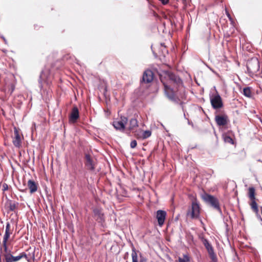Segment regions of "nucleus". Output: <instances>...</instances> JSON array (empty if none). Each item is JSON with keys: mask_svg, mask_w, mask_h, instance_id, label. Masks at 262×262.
<instances>
[{"mask_svg": "<svg viewBox=\"0 0 262 262\" xmlns=\"http://www.w3.org/2000/svg\"><path fill=\"white\" fill-rule=\"evenodd\" d=\"M161 81L164 85V93L166 97L171 101L178 102V99L176 97L174 91L171 86L173 85L176 89L183 87L182 80L173 73H168L163 78L161 77Z\"/></svg>", "mask_w": 262, "mask_h": 262, "instance_id": "obj_1", "label": "nucleus"}, {"mask_svg": "<svg viewBox=\"0 0 262 262\" xmlns=\"http://www.w3.org/2000/svg\"><path fill=\"white\" fill-rule=\"evenodd\" d=\"M247 69L250 76L253 77L259 70V63L257 58H253L247 62Z\"/></svg>", "mask_w": 262, "mask_h": 262, "instance_id": "obj_2", "label": "nucleus"}, {"mask_svg": "<svg viewBox=\"0 0 262 262\" xmlns=\"http://www.w3.org/2000/svg\"><path fill=\"white\" fill-rule=\"evenodd\" d=\"M210 102L212 107L215 110L219 109L223 106L222 98L217 93L210 96Z\"/></svg>", "mask_w": 262, "mask_h": 262, "instance_id": "obj_3", "label": "nucleus"}, {"mask_svg": "<svg viewBox=\"0 0 262 262\" xmlns=\"http://www.w3.org/2000/svg\"><path fill=\"white\" fill-rule=\"evenodd\" d=\"M200 207L196 202H193L191 209L187 212V215L191 219H197L200 215Z\"/></svg>", "mask_w": 262, "mask_h": 262, "instance_id": "obj_4", "label": "nucleus"}, {"mask_svg": "<svg viewBox=\"0 0 262 262\" xmlns=\"http://www.w3.org/2000/svg\"><path fill=\"white\" fill-rule=\"evenodd\" d=\"M202 241L205 247L208 254L212 261H215L216 260V255L214 252L213 248L212 245L209 243L208 241L203 237L202 238Z\"/></svg>", "mask_w": 262, "mask_h": 262, "instance_id": "obj_5", "label": "nucleus"}, {"mask_svg": "<svg viewBox=\"0 0 262 262\" xmlns=\"http://www.w3.org/2000/svg\"><path fill=\"white\" fill-rule=\"evenodd\" d=\"M127 122V118L126 117H121L120 120L114 121L113 125L116 129L123 130Z\"/></svg>", "mask_w": 262, "mask_h": 262, "instance_id": "obj_6", "label": "nucleus"}, {"mask_svg": "<svg viewBox=\"0 0 262 262\" xmlns=\"http://www.w3.org/2000/svg\"><path fill=\"white\" fill-rule=\"evenodd\" d=\"M205 200L208 202L213 207L221 212V209L220 207L218 200L211 195H207L205 198Z\"/></svg>", "mask_w": 262, "mask_h": 262, "instance_id": "obj_7", "label": "nucleus"}, {"mask_svg": "<svg viewBox=\"0 0 262 262\" xmlns=\"http://www.w3.org/2000/svg\"><path fill=\"white\" fill-rule=\"evenodd\" d=\"M5 258L6 262H13L18 261L22 258L27 259L28 257L25 253L22 252L20 253L19 255L16 256H13L10 254H6L5 255Z\"/></svg>", "mask_w": 262, "mask_h": 262, "instance_id": "obj_8", "label": "nucleus"}, {"mask_svg": "<svg viewBox=\"0 0 262 262\" xmlns=\"http://www.w3.org/2000/svg\"><path fill=\"white\" fill-rule=\"evenodd\" d=\"M215 121L217 125L220 126L226 125L229 121L228 117L225 114L216 115L215 117Z\"/></svg>", "mask_w": 262, "mask_h": 262, "instance_id": "obj_9", "label": "nucleus"}, {"mask_svg": "<svg viewBox=\"0 0 262 262\" xmlns=\"http://www.w3.org/2000/svg\"><path fill=\"white\" fill-rule=\"evenodd\" d=\"M14 136L13 138V144L16 147L19 148L21 145L22 138L16 128H14Z\"/></svg>", "mask_w": 262, "mask_h": 262, "instance_id": "obj_10", "label": "nucleus"}, {"mask_svg": "<svg viewBox=\"0 0 262 262\" xmlns=\"http://www.w3.org/2000/svg\"><path fill=\"white\" fill-rule=\"evenodd\" d=\"M166 216V211L162 210H159L156 213V218L158 220V225L159 226L162 227L165 222Z\"/></svg>", "mask_w": 262, "mask_h": 262, "instance_id": "obj_11", "label": "nucleus"}, {"mask_svg": "<svg viewBox=\"0 0 262 262\" xmlns=\"http://www.w3.org/2000/svg\"><path fill=\"white\" fill-rule=\"evenodd\" d=\"M85 166L88 170L93 171L94 170L95 167V162L93 159L91 158L90 155L89 154H86L85 155Z\"/></svg>", "mask_w": 262, "mask_h": 262, "instance_id": "obj_12", "label": "nucleus"}, {"mask_svg": "<svg viewBox=\"0 0 262 262\" xmlns=\"http://www.w3.org/2000/svg\"><path fill=\"white\" fill-rule=\"evenodd\" d=\"M10 225L9 223H7L6 226V230H5V233L4 236L3 238V247L4 249V251L5 252H7V242L8 239V238L10 237Z\"/></svg>", "mask_w": 262, "mask_h": 262, "instance_id": "obj_13", "label": "nucleus"}, {"mask_svg": "<svg viewBox=\"0 0 262 262\" xmlns=\"http://www.w3.org/2000/svg\"><path fill=\"white\" fill-rule=\"evenodd\" d=\"M132 262H146L147 259L144 257L141 253H140V259H139L138 254L135 247L132 248Z\"/></svg>", "mask_w": 262, "mask_h": 262, "instance_id": "obj_14", "label": "nucleus"}, {"mask_svg": "<svg viewBox=\"0 0 262 262\" xmlns=\"http://www.w3.org/2000/svg\"><path fill=\"white\" fill-rule=\"evenodd\" d=\"M49 74V71L48 70H43L39 76V79L38 80L39 85L41 89L43 88V81L45 83H47L48 84V75Z\"/></svg>", "mask_w": 262, "mask_h": 262, "instance_id": "obj_15", "label": "nucleus"}, {"mask_svg": "<svg viewBox=\"0 0 262 262\" xmlns=\"http://www.w3.org/2000/svg\"><path fill=\"white\" fill-rule=\"evenodd\" d=\"M154 74L151 70H146L143 75L142 80L145 83H149L153 80Z\"/></svg>", "mask_w": 262, "mask_h": 262, "instance_id": "obj_16", "label": "nucleus"}, {"mask_svg": "<svg viewBox=\"0 0 262 262\" xmlns=\"http://www.w3.org/2000/svg\"><path fill=\"white\" fill-rule=\"evenodd\" d=\"M79 117V111L77 106H74L70 116V121L75 122Z\"/></svg>", "mask_w": 262, "mask_h": 262, "instance_id": "obj_17", "label": "nucleus"}, {"mask_svg": "<svg viewBox=\"0 0 262 262\" xmlns=\"http://www.w3.org/2000/svg\"><path fill=\"white\" fill-rule=\"evenodd\" d=\"M28 187L30 189L31 193H33L37 190L38 184L32 180H29L28 181Z\"/></svg>", "mask_w": 262, "mask_h": 262, "instance_id": "obj_18", "label": "nucleus"}, {"mask_svg": "<svg viewBox=\"0 0 262 262\" xmlns=\"http://www.w3.org/2000/svg\"><path fill=\"white\" fill-rule=\"evenodd\" d=\"M251 203H250V205L251 206L252 210L255 213L256 216L257 218H260V215L259 214V210L258 208V205L257 203L255 201V200H251Z\"/></svg>", "mask_w": 262, "mask_h": 262, "instance_id": "obj_19", "label": "nucleus"}, {"mask_svg": "<svg viewBox=\"0 0 262 262\" xmlns=\"http://www.w3.org/2000/svg\"><path fill=\"white\" fill-rule=\"evenodd\" d=\"M93 213L95 217H96V219L97 221H99V222H101L104 220L103 214L100 209L98 208H95L93 210Z\"/></svg>", "mask_w": 262, "mask_h": 262, "instance_id": "obj_20", "label": "nucleus"}, {"mask_svg": "<svg viewBox=\"0 0 262 262\" xmlns=\"http://www.w3.org/2000/svg\"><path fill=\"white\" fill-rule=\"evenodd\" d=\"M138 126V121L135 118H132L129 120L128 129L130 131L134 130Z\"/></svg>", "mask_w": 262, "mask_h": 262, "instance_id": "obj_21", "label": "nucleus"}, {"mask_svg": "<svg viewBox=\"0 0 262 262\" xmlns=\"http://www.w3.org/2000/svg\"><path fill=\"white\" fill-rule=\"evenodd\" d=\"M9 209L11 211H15L18 207V203L15 202H12L10 200L8 202Z\"/></svg>", "mask_w": 262, "mask_h": 262, "instance_id": "obj_22", "label": "nucleus"}, {"mask_svg": "<svg viewBox=\"0 0 262 262\" xmlns=\"http://www.w3.org/2000/svg\"><path fill=\"white\" fill-rule=\"evenodd\" d=\"M151 133L150 130H145L143 132L141 135H137L138 138L145 139L151 136Z\"/></svg>", "mask_w": 262, "mask_h": 262, "instance_id": "obj_23", "label": "nucleus"}, {"mask_svg": "<svg viewBox=\"0 0 262 262\" xmlns=\"http://www.w3.org/2000/svg\"><path fill=\"white\" fill-rule=\"evenodd\" d=\"M243 94L247 97H251L252 96V92L250 87H246L243 89Z\"/></svg>", "mask_w": 262, "mask_h": 262, "instance_id": "obj_24", "label": "nucleus"}, {"mask_svg": "<svg viewBox=\"0 0 262 262\" xmlns=\"http://www.w3.org/2000/svg\"><path fill=\"white\" fill-rule=\"evenodd\" d=\"M249 198L250 200H255V189L253 187H250L249 188Z\"/></svg>", "mask_w": 262, "mask_h": 262, "instance_id": "obj_25", "label": "nucleus"}, {"mask_svg": "<svg viewBox=\"0 0 262 262\" xmlns=\"http://www.w3.org/2000/svg\"><path fill=\"white\" fill-rule=\"evenodd\" d=\"M223 139L225 142L231 144H233V140L229 136L224 134L223 135Z\"/></svg>", "mask_w": 262, "mask_h": 262, "instance_id": "obj_26", "label": "nucleus"}, {"mask_svg": "<svg viewBox=\"0 0 262 262\" xmlns=\"http://www.w3.org/2000/svg\"><path fill=\"white\" fill-rule=\"evenodd\" d=\"M137 141L135 140L132 141L130 144V147L132 148H135L137 146Z\"/></svg>", "mask_w": 262, "mask_h": 262, "instance_id": "obj_27", "label": "nucleus"}, {"mask_svg": "<svg viewBox=\"0 0 262 262\" xmlns=\"http://www.w3.org/2000/svg\"><path fill=\"white\" fill-rule=\"evenodd\" d=\"M182 259L187 262H189L190 261V258L189 256L186 254L183 255V258H182Z\"/></svg>", "mask_w": 262, "mask_h": 262, "instance_id": "obj_28", "label": "nucleus"}, {"mask_svg": "<svg viewBox=\"0 0 262 262\" xmlns=\"http://www.w3.org/2000/svg\"><path fill=\"white\" fill-rule=\"evenodd\" d=\"M8 189V186L7 184L4 183L3 185V191H6Z\"/></svg>", "mask_w": 262, "mask_h": 262, "instance_id": "obj_29", "label": "nucleus"}, {"mask_svg": "<svg viewBox=\"0 0 262 262\" xmlns=\"http://www.w3.org/2000/svg\"><path fill=\"white\" fill-rule=\"evenodd\" d=\"M163 5H166L167 4L168 2H169V0H159Z\"/></svg>", "mask_w": 262, "mask_h": 262, "instance_id": "obj_30", "label": "nucleus"}, {"mask_svg": "<svg viewBox=\"0 0 262 262\" xmlns=\"http://www.w3.org/2000/svg\"><path fill=\"white\" fill-rule=\"evenodd\" d=\"M200 222H201V225L202 226H204V224L203 222H202V221L201 220H200Z\"/></svg>", "mask_w": 262, "mask_h": 262, "instance_id": "obj_31", "label": "nucleus"}, {"mask_svg": "<svg viewBox=\"0 0 262 262\" xmlns=\"http://www.w3.org/2000/svg\"><path fill=\"white\" fill-rule=\"evenodd\" d=\"M227 15L228 17H229V18H230V19L231 18H230V14H229L228 13H227Z\"/></svg>", "mask_w": 262, "mask_h": 262, "instance_id": "obj_32", "label": "nucleus"}, {"mask_svg": "<svg viewBox=\"0 0 262 262\" xmlns=\"http://www.w3.org/2000/svg\"><path fill=\"white\" fill-rule=\"evenodd\" d=\"M212 262H217V260H216L215 261H212Z\"/></svg>", "mask_w": 262, "mask_h": 262, "instance_id": "obj_33", "label": "nucleus"}]
</instances>
